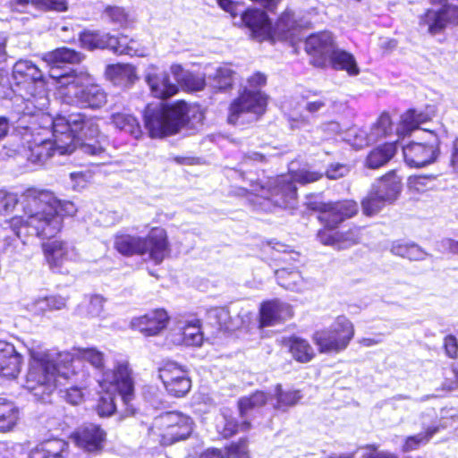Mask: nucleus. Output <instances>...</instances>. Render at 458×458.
<instances>
[{"label": "nucleus", "mask_w": 458, "mask_h": 458, "mask_svg": "<svg viewBox=\"0 0 458 458\" xmlns=\"http://www.w3.org/2000/svg\"><path fill=\"white\" fill-rule=\"evenodd\" d=\"M26 346L30 361L25 387L34 392L36 396L50 394L60 388L66 402L72 405L81 403L83 400L82 390L89 386L88 373L64 369L63 365L55 361L57 350L47 349L39 341L30 340Z\"/></svg>", "instance_id": "1"}, {"label": "nucleus", "mask_w": 458, "mask_h": 458, "mask_svg": "<svg viewBox=\"0 0 458 458\" xmlns=\"http://www.w3.org/2000/svg\"><path fill=\"white\" fill-rule=\"evenodd\" d=\"M22 216L7 222L19 239L23 234H34L41 239L55 237L63 228V216H73L77 208L73 202L61 200L47 190L30 188L21 196Z\"/></svg>", "instance_id": "2"}, {"label": "nucleus", "mask_w": 458, "mask_h": 458, "mask_svg": "<svg viewBox=\"0 0 458 458\" xmlns=\"http://www.w3.org/2000/svg\"><path fill=\"white\" fill-rule=\"evenodd\" d=\"M11 89L14 112L21 116L44 112L49 105L47 80L30 60L21 59L14 64Z\"/></svg>", "instance_id": "3"}, {"label": "nucleus", "mask_w": 458, "mask_h": 458, "mask_svg": "<svg viewBox=\"0 0 458 458\" xmlns=\"http://www.w3.org/2000/svg\"><path fill=\"white\" fill-rule=\"evenodd\" d=\"M44 116L52 115L45 112L22 115L19 118V124L15 129L14 137L20 141L15 151L23 152L27 159L33 164H44L55 153L69 154L59 149L57 140L62 135L55 131L54 124L43 122Z\"/></svg>", "instance_id": "4"}, {"label": "nucleus", "mask_w": 458, "mask_h": 458, "mask_svg": "<svg viewBox=\"0 0 458 458\" xmlns=\"http://www.w3.org/2000/svg\"><path fill=\"white\" fill-rule=\"evenodd\" d=\"M45 123L54 124L55 131L61 133L57 146L62 152L72 153L79 149L88 155L105 157V148L99 140L100 132L96 119L87 118L83 114H71L67 117L58 115L44 116Z\"/></svg>", "instance_id": "5"}, {"label": "nucleus", "mask_w": 458, "mask_h": 458, "mask_svg": "<svg viewBox=\"0 0 458 458\" xmlns=\"http://www.w3.org/2000/svg\"><path fill=\"white\" fill-rule=\"evenodd\" d=\"M321 177V173L306 168L291 171L287 174L269 179L266 185L257 184L252 189L254 199L251 201L257 208L266 212H271L276 208L293 207L297 196L295 182L306 184Z\"/></svg>", "instance_id": "6"}, {"label": "nucleus", "mask_w": 458, "mask_h": 458, "mask_svg": "<svg viewBox=\"0 0 458 458\" xmlns=\"http://www.w3.org/2000/svg\"><path fill=\"white\" fill-rule=\"evenodd\" d=\"M98 383L106 392V395L101 396L98 403V412L100 416H111L115 411V394L120 396L125 406L126 415L134 414V381L132 370L126 359H116L113 369L103 372L102 376L98 377Z\"/></svg>", "instance_id": "7"}, {"label": "nucleus", "mask_w": 458, "mask_h": 458, "mask_svg": "<svg viewBox=\"0 0 458 458\" xmlns=\"http://www.w3.org/2000/svg\"><path fill=\"white\" fill-rule=\"evenodd\" d=\"M51 77L55 81L56 96L66 104L99 108L106 103V92L83 69L72 70L66 74H57L54 70Z\"/></svg>", "instance_id": "8"}, {"label": "nucleus", "mask_w": 458, "mask_h": 458, "mask_svg": "<svg viewBox=\"0 0 458 458\" xmlns=\"http://www.w3.org/2000/svg\"><path fill=\"white\" fill-rule=\"evenodd\" d=\"M197 114L201 120L199 107L182 100L171 105L148 106L144 113L145 126L152 138L173 135L184 128Z\"/></svg>", "instance_id": "9"}, {"label": "nucleus", "mask_w": 458, "mask_h": 458, "mask_svg": "<svg viewBox=\"0 0 458 458\" xmlns=\"http://www.w3.org/2000/svg\"><path fill=\"white\" fill-rule=\"evenodd\" d=\"M114 249L123 256L148 255L156 265L160 264L169 253L167 233L164 228L154 227L145 237L120 233L114 242Z\"/></svg>", "instance_id": "10"}, {"label": "nucleus", "mask_w": 458, "mask_h": 458, "mask_svg": "<svg viewBox=\"0 0 458 458\" xmlns=\"http://www.w3.org/2000/svg\"><path fill=\"white\" fill-rule=\"evenodd\" d=\"M242 25L250 31L252 38L258 41L287 38L294 27L293 14L291 12L283 13L275 26L272 25L267 14L257 8H249L241 15Z\"/></svg>", "instance_id": "11"}, {"label": "nucleus", "mask_w": 458, "mask_h": 458, "mask_svg": "<svg viewBox=\"0 0 458 458\" xmlns=\"http://www.w3.org/2000/svg\"><path fill=\"white\" fill-rule=\"evenodd\" d=\"M358 212V205L353 200L324 203L320 208L319 219L325 228L318 233V238L324 245L339 249V242L343 237L340 231H333L344 219L352 217Z\"/></svg>", "instance_id": "12"}, {"label": "nucleus", "mask_w": 458, "mask_h": 458, "mask_svg": "<svg viewBox=\"0 0 458 458\" xmlns=\"http://www.w3.org/2000/svg\"><path fill=\"white\" fill-rule=\"evenodd\" d=\"M193 429L192 420L182 412H167L156 418L150 435L162 445H170L190 437Z\"/></svg>", "instance_id": "13"}, {"label": "nucleus", "mask_w": 458, "mask_h": 458, "mask_svg": "<svg viewBox=\"0 0 458 458\" xmlns=\"http://www.w3.org/2000/svg\"><path fill=\"white\" fill-rule=\"evenodd\" d=\"M354 335L352 322L345 316H338L327 328L317 331L313 341L320 352L339 353L348 347Z\"/></svg>", "instance_id": "14"}, {"label": "nucleus", "mask_w": 458, "mask_h": 458, "mask_svg": "<svg viewBox=\"0 0 458 458\" xmlns=\"http://www.w3.org/2000/svg\"><path fill=\"white\" fill-rule=\"evenodd\" d=\"M267 97L259 89H245L230 105L228 123H244L255 121L264 114Z\"/></svg>", "instance_id": "15"}, {"label": "nucleus", "mask_w": 458, "mask_h": 458, "mask_svg": "<svg viewBox=\"0 0 458 458\" xmlns=\"http://www.w3.org/2000/svg\"><path fill=\"white\" fill-rule=\"evenodd\" d=\"M158 377L172 396L182 397L191 390V380L187 369L175 361H165L158 369Z\"/></svg>", "instance_id": "16"}, {"label": "nucleus", "mask_w": 458, "mask_h": 458, "mask_svg": "<svg viewBox=\"0 0 458 458\" xmlns=\"http://www.w3.org/2000/svg\"><path fill=\"white\" fill-rule=\"evenodd\" d=\"M57 353L55 361L63 365L64 369L81 370V363L86 361L100 373L98 377L103 372L113 369H105V354L96 347L78 348L73 352L57 351Z\"/></svg>", "instance_id": "17"}, {"label": "nucleus", "mask_w": 458, "mask_h": 458, "mask_svg": "<svg viewBox=\"0 0 458 458\" xmlns=\"http://www.w3.org/2000/svg\"><path fill=\"white\" fill-rule=\"evenodd\" d=\"M433 4H439L437 10L428 9L420 19V27L426 29L431 35L442 32L449 23L458 20V8L447 4V0H431Z\"/></svg>", "instance_id": "18"}, {"label": "nucleus", "mask_w": 458, "mask_h": 458, "mask_svg": "<svg viewBox=\"0 0 458 458\" xmlns=\"http://www.w3.org/2000/svg\"><path fill=\"white\" fill-rule=\"evenodd\" d=\"M430 135L427 143L411 142L403 148L405 163L411 167L425 166L435 161L437 156L438 137L435 130L423 129Z\"/></svg>", "instance_id": "19"}, {"label": "nucleus", "mask_w": 458, "mask_h": 458, "mask_svg": "<svg viewBox=\"0 0 458 458\" xmlns=\"http://www.w3.org/2000/svg\"><path fill=\"white\" fill-rule=\"evenodd\" d=\"M334 35L327 30L310 35L305 41V50L317 67L327 66L328 60L336 49Z\"/></svg>", "instance_id": "20"}, {"label": "nucleus", "mask_w": 458, "mask_h": 458, "mask_svg": "<svg viewBox=\"0 0 458 458\" xmlns=\"http://www.w3.org/2000/svg\"><path fill=\"white\" fill-rule=\"evenodd\" d=\"M144 81L149 89L150 94L156 98L167 99L179 91L177 83L172 82L169 74L155 64H149L146 67Z\"/></svg>", "instance_id": "21"}, {"label": "nucleus", "mask_w": 458, "mask_h": 458, "mask_svg": "<svg viewBox=\"0 0 458 458\" xmlns=\"http://www.w3.org/2000/svg\"><path fill=\"white\" fill-rule=\"evenodd\" d=\"M106 437V432L95 424L82 426L72 435L78 447L92 454H98L103 450Z\"/></svg>", "instance_id": "22"}, {"label": "nucleus", "mask_w": 458, "mask_h": 458, "mask_svg": "<svg viewBox=\"0 0 458 458\" xmlns=\"http://www.w3.org/2000/svg\"><path fill=\"white\" fill-rule=\"evenodd\" d=\"M169 317L163 309L154 310L145 315L133 318L131 328L139 330L147 336L157 335L167 326Z\"/></svg>", "instance_id": "23"}, {"label": "nucleus", "mask_w": 458, "mask_h": 458, "mask_svg": "<svg viewBox=\"0 0 458 458\" xmlns=\"http://www.w3.org/2000/svg\"><path fill=\"white\" fill-rule=\"evenodd\" d=\"M45 259L51 267H60L65 262L77 258L75 249L63 241H53L42 244Z\"/></svg>", "instance_id": "24"}, {"label": "nucleus", "mask_w": 458, "mask_h": 458, "mask_svg": "<svg viewBox=\"0 0 458 458\" xmlns=\"http://www.w3.org/2000/svg\"><path fill=\"white\" fill-rule=\"evenodd\" d=\"M293 316L289 304L273 300L262 303L260 308V327L275 326Z\"/></svg>", "instance_id": "25"}, {"label": "nucleus", "mask_w": 458, "mask_h": 458, "mask_svg": "<svg viewBox=\"0 0 458 458\" xmlns=\"http://www.w3.org/2000/svg\"><path fill=\"white\" fill-rule=\"evenodd\" d=\"M436 115L434 106H427L425 111L408 110L401 116L400 123L397 127V133L405 136L416 129L423 130L421 126L430 121Z\"/></svg>", "instance_id": "26"}, {"label": "nucleus", "mask_w": 458, "mask_h": 458, "mask_svg": "<svg viewBox=\"0 0 458 458\" xmlns=\"http://www.w3.org/2000/svg\"><path fill=\"white\" fill-rule=\"evenodd\" d=\"M21 356L14 346L0 340V377L15 378L21 369Z\"/></svg>", "instance_id": "27"}, {"label": "nucleus", "mask_w": 458, "mask_h": 458, "mask_svg": "<svg viewBox=\"0 0 458 458\" xmlns=\"http://www.w3.org/2000/svg\"><path fill=\"white\" fill-rule=\"evenodd\" d=\"M371 188L392 204L402 191V178L391 171L378 179Z\"/></svg>", "instance_id": "28"}, {"label": "nucleus", "mask_w": 458, "mask_h": 458, "mask_svg": "<svg viewBox=\"0 0 458 458\" xmlns=\"http://www.w3.org/2000/svg\"><path fill=\"white\" fill-rule=\"evenodd\" d=\"M81 54L72 50L67 47L57 48L52 52H48L44 55L43 60L50 66L49 77L53 80L54 85L55 86V81L51 77L52 71L55 70L57 74H63L59 72V67L63 64H75L80 63L82 60ZM64 72V74L69 73Z\"/></svg>", "instance_id": "29"}, {"label": "nucleus", "mask_w": 458, "mask_h": 458, "mask_svg": "<svg viewBox=\"0 0 458 458\" xmlns=\"http://www.w3.org/2000/svg\"><path fill=\"white\" fill-rule=\"evenodd\" d=\"M68 444L62 439H49L33 448L29 458H65Z\"/></svg>", "instance_id": "30"}, {"label": "nucleus", "mask_w": 458, "mask_h": 458, "mask_svg": "<svg viewBox=\"0 0 458 458\" xmlns=\"http://www.w3.org/2000/svg\"><path fill=\"white\" fill-rule=\"evenodd\" d=\"M170 72L175 79L177 85L188 91H199L205 87V77L203 75L195 74L189 71H185L179 64H173L170 66Z\"/></svg>", "instance_id": "31"}, {"label": "nucleus", "mask_w": 458, "mask_h": 458, "mask_svg": "<svg viewBox=\"0 0 458 458\" xmlns=\"http://www.w3.org/2000/svg\"><path fill=\"white\" fill-rule=\"evenodd\" d=\"M327 65H330L334 70L344 71L349 76L352 77L359 75L360 72L354 55L338 47L328 60Z\"/></svg>", "instance_id": "32"}, {"label": "nucleus", "mask_w": 458, "mask_h": 458, "mask_svg": "<svg viewBox=\"0 0 458 458\" xmlns=\"http://www.w3.org/2000/svg\"><path fill=\"white\" fill-rule=\"evenodd\" d=\"M200 326V320L198 318L179 321L177 323V329L181 333L180 342L187 346H200L203 343V334Z\"/></svg>", "instance_id": "33"}, {"label": "nucleus", "mask_w": 458, "mask_h": 458, "mask_svg": "<svg viewBox=\"0 0 458 458\" xmlns=\"http://www.w3.org/2000/svg\"><path fill=\"white\" fill-rule=\"evenodd\" d=\"M292 357L300 363H308L315 357V351L310 344L301 337L292 336L284 340Z\"/></svg>", "instance_id": "34"}, {"label": "nucleus", "mask_w": 458, "mask_h": 458, "mask_svg": "<svg viewBox=\"0 0 458 458\" xmlns=\"http://www.w3.org/2000/svg\"><path fill=\"white\" fill-rule=\"evenodd\" d=\"M20 420V411L11 401L0 397V433L14 429Z\"/></svg>", "instance_id": "35"}, {"label": "nucleus", "mask_w": 458, "mask_h": 458, "mask_svg": "<svg viewBox=\"0 0 458 458\" xmlns=\"http://www.w3.org/2000/svg\"><path fill=\"white\" fill-rule=\"evenodd\" d=\"M107 48L117 55H127L130 56L145 55V49L138 47L135 40L130 39L124 35L117 38L109 35Z\"/></svg>", "instance_id": "36"}, {"label": "nucleus", "mask_w": 458, "mask_h": 458, "mask_svg": "<svg viewBox=\"0 0 458 458\" xmlns=\"http://www.w3.org/2000/svg\"><path fill=\"white\" fill-rule=\"evenodd\" d=\"M397 150L396 143H386L373 148L366 158V165L377 169L389 162Z\"/></svg>", "instance_id": "37"}, {"label": "nucleus", "mask_w": 458, "mask_h": 458, "mask_svg": "<svg viewBox=\"0 0 458 458\" xmlns=\"http://www.w3.org/2000/svg\"><path fill=\"white\" fill-rule=\"evenodd\" d=\"M278 284L284 289L293 292H302L307 285L301 273L295 269L282 267L276 271Z\"/></svg>", "instance_id": "38"}, {"label": "nucleus", "mask_w": 458, "mask_h": 458, "mask_svg": "<svg viewBox=\"0 0 458 458\" xmlns=\"http://www.w3.org/2000/svg\"><path fill=\"white\" fill-rule=\"evenodd\" d=\"M110 123L117 130L131 134L135 139L141 136V129L138 120L131 114L115 112L110 116Z\"/></svg>", "instance_id": "39"}, {"label": "nucleus", "mask_w": 458, "mask_h": 458, "mask_svg": "<svg viewBox=\"0 0 458 458\" xmlns=\"http://www.w3.org/2000/svg\"><path fill=\"white\" fill-rule=\"evenodd\" d=\"M250 422L244 420L238 424L229 411L223 410L221 418L217 420L216 430L225 438L233 437L239 430L247 431L250 428Z\"/></svg>", "instance_id": "40"}, {"label": "nucleus", "mask_w": 458, "mask_h": 458, "mask_svg": "<svg viewBox=\"0 0 458 458\" xmlns=\"http://www.w3.org/2000/svg\"><path fill=\"white\" fill-rule=\"evenodd\" d=\"M107 74L117 84H131L137 79L135 68L130 64H114L107 69Z\"/></svg>", "instance_id": "41"}, {"label": "nucleus", "mask_w": 458, "mask_h": 458, "mask_svg": "<svg viewBox=\"0 0 458 458\" xmlns=\"http://www.w3.org/2000/svg\"><path fill=\"white\" fill-rule=\"evenodd\" d=\"M439 427L430 426L428 427L425 432H420L414 436L407 437L402 446L403 453L417 450L420 445H424L429 442L432 437L438 432Z\"/></svg>", "instance_id": "42"}, {"label": "nucleus", "mask_w": 458, "mask_h": 458, "mask_svg": "<svg viewBox=\"0 0 458 458\" xmlns=\"http://www.w3.org/2000/svg\"><path fill=\"white\" fill-rule=\"evenodd\" d=\"M436 187L434 175H412L408 178L407 188L412 194H421Z\"/></svg>", "instance_id": "43"}, {"label": "nucleus", "mask_w": 458, "mask_h": 458, "mask_svg": "<svg viewBox=\"0 0 458 458\" xmlns=\"http://www.w3.org/2000/svg\"><path fill=\"white\" fill-rule=\"evenodd\" d=\"M391 203L380 196L372 188L361 202L363 213L366 216H374Z\"/></svg>", "instance_id": "44"}, {"label": "nucleus", "mask_w": 458, "mask_h": 458, "mask_svg": "<svg viewBox=\"0 0 458 458\" xmlns=\"http://www.w3.org/2000/svg\"><path fill=\"white\" fill-rule=\"evenodd\" d=\"M108 33L87 30L81 34V44L84 48L92 50L95 48H107Z\"/></svg>", "instance_id": "45"}, {"label": "nucleus", "mask_w": 458, "mask_h": 458, "mask_svg": "<svg viewBox=\"0 0 458 458\" xmlns=\"http://www.w3.org/2000/svg\"><path fill=\"white\" fill-rule=\"evenodd\" d=\"M267 400V395L261 391H257L249 396L242 397L238 401V407L241 416L244 417L250 411L261 407L266 403Z\"/></svg>", "instance_id": "46"}, {"label": "nucleus", "mask_w": 458, "mask_h": 458, "mask_svg": "<svg viewBox=\"0 0 458 458\" xmlns=\"http://www.w3.org/2000/svg\"><path fill=\"white\" fill-rule=\"evenodd\" d=\"M234 72L228 65L219 66L213 76H209L212 81V87L216 89H226L233 85Z\"/></svg>", "instance_id": "47"}, {"label": "nucleus", "mask_w": 458, "mask_h": 458, "mask_svg": "<svg viewBox=\"0 0 458 458\" xmlns=\"http://www.w3.org/2000/svg\"><path fill=\"white\" fill-rule=\"evenodd\" d=\"M276 394L277 401L275 407L282 410L296 404L302 397L297 390L283 391L280 385L276 386Z\"/></svg>", "instance_id": "48"}, {"label": "nucleus", "mask_w": 458, "mask_h": 458, "mask_svg": "<svg viewBox=\"0 0 458 458\" xmlns=\"http://www.w3.org/2000/svg\"><path fill=\"white\" fill-rule=\"evenodd\" d=\"M106 19L114 25L124 27L129 22V16L125 10L118 6H107L103 13Z\"/></svg>", "instance_id": "49"}, {"label": "nucleus", "mask_w": 458, "mask_h": 458, "mask_svg": "<svg viewBox=\"0 0 458 458\" xmlns=\"http://www.w3.org/2000/svg\"><path fill=\"white\" fill-rule=\"evenodd\" d=\"M224 452L226 457L250 458L248 440L246 438H241L239 441L227 445Z\"/></svg>", "instance_id": "50"}, {"label": "nucleus", "mask_w": 458, "mask_h": 458, "mask_svg": "<svg viewBox=\"0 0 458 458\" xmlns=\"http://www.w3.org/2000/svg\"><path fill=\"white\" fill-rule=\"evenodd\" d=\"M33 6L40 11L63 13L68 10V0H33Z\"/></svg>", "instance_id": "51"}, {"label": "nucleus", "mask_w": 458, "mask_h": 458, "mask_svg": "<svg viewBox=\"0 0 458 458\" xmlns=\"http://www.w3.org/2000/svg\"><path fill=\"white\" fill-rule=\"evenodd\" d=\"M209 318L216 320V324L225 330H233L229 310L220 307L209 310Z\"/></svg>", "instance_id": "52"}, {"label": "nucleus", "mask_w": 458, "mask_h": 458, "mask_svg": "<svg viewBox=\"0 0 458 458\" xmlns=\"http://www.w3.org/2000/svg\"><path fill=\"white\" fill-rule=\"evenodd\" d=\"M72 187L74 191H81L87 187L92 179V174L89 171H77L70 174Z\"/></svg>", "instance_id": "53"}, {"label": "nucleus", "mask_w": 458, "mask_h": 458, "mask_svg": "<svg viewBox=\"0 0 458 458\" xmlns=\"http://www.w3.org/2000/svg\"><path fill=\"white\" fill-rule=\"evenodd\" d=\"M393 129L391 118L388 114H382L377 120V124L371 129L372 134L376 140L388 135Z\"/></svg>", "instance_id": "54"}, {"label": "nucleus", "mask_w": 458, "mask_h": 458, "mask_svg": "<svg viewBox=\"0 0 458 458\" xmlns=\"http://www.w3.org/2000/svg\"><path fill=\"white\" fill-rule=\"evenodd\" d=\"M18 201L19 199L15 193L0 190V214L12 211Z\"/></svg>", "instance_id": "55"}, {"label": "nucleus", "mask_w": 458, "mask_h": 458, "mask_svg": "<svg viewBox=\"0 0 458 458\" xmlns=\"http://www.w3.org/2000/svg\"><path fill=\"white\" fill-rule=\"evenodd\" d=\"M342 233V231L340 232ZM360 238V230L357 227L343 232V237L339 242V249H345L359 242Z\"/></svg>", "instance_id": "56"}, {"label": "nucleus", "mask_w": 458, "mask_h": 458, "mask_svg": "<svg viewBox=\"0 0 458 458\" xmlns=\"http://www.w3.org/2000/svg\"><path fill=\"white\" fill-rule=\"evenodd\" d=\"M352 133L354 134V139L352 141V144L356 148H361L377 140L376 137L372 134V131L368 134L363 130H358L357 131H353Z\"/></svg>", "instance_id": "57"}, {"label": "nucleus", "mask_w": 458, "mask_h": 458, "mask_svg": "<svg viewBox=\"0 0 458 458\" xmlns=\"http://www.w3.org/2000/svg\"><path fill=\"white\" fill-rule=\"evenodd\" d=\"M105 299L100 295L90 297L87 306V312L90 317H99L104 310Z\"/></svg>", "instance_id": "58"}, {"label": "nucleus", "mask_w": 458, "mask_h": 458, "mask_svg": "<svg viewBox=\"0 0 458 458\" xmlns=\"http://www.w3.org/2000/svg\"><path fill=\"white\" fill-rule=\"evenodd\" d=\"M27 309L34 314L49 310L47 297H38L27 304Z\"/></svg>", "instance_id": "59"}, {"label": "nucleus", "mask_w": 458, "mask_h": 458, "mask_svg": "<svg viewBox=\"0 0 458 458\" xmlns=\"http://www.w3.org/2000/svg\"><path fill=\"white\" fill-rule=\"evenodd\" d=\"M444 347L448 357L455 359L458 354V342L455 336L447 335L444 339Z\"/></svg>", "instance_id": "60"}, {"label": "nucleus", "mask_w": 458, "mask_h": 458, "mask_svg": "<svg viewBox=\"0 0 458 458\" xmlns=\"http://www.w3.org/2000/svg\"><path fill=\"white\" fill-rule=\"evenodd\" d=\"M349 172V169L346 165L341 164L332 165L327 170V176L329 179H338L344 176Z\"/></svg>", "instance_id": "61"}, {"label": "nucleus", "mask_w": 458, "mask_h": 458, "mask_svg": "<svg viewBox=\"0 0 458 458\" xmlns=\"http://www.w3.org/2000/svg\"><path fill=\"white\" fill-rule=\"evenodd\" d=\"M33 6V0H10L9 7L12 12L26 13L30 7Z\"/></svg>", "instance_id": "62"}, {"label": "nucleus", "mask_w": 458, "mask_h": 458, "mask_svg": "<svg viewBox=\"0 0 458 458\" xmlns=\"http://www.w3.org/2000/svg\"><path fill=\"white\" fill-rule=\"evenodd\" d=\"M289 123L292 129L302 128L309 124V120L302 114H298L296 112L289 114Z\"/></svg>", "instance_id": "63"}, {"label": "nucleus", "mask_w": 458, "mask_h": 458, "mask_svg": "<svg viewBox=\"0 0 458 458\" xmlns=\"http://www.w3.org/2000/svg\"><path fill=\"white\" fill-rule=\"evenodd\" d=\"M427 256L426 252L417 244L411 243L408 249L407 259L410 260H421Z\"/></svg>", "instance_id": "64"}]
</instances>
